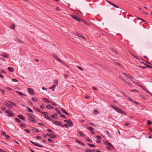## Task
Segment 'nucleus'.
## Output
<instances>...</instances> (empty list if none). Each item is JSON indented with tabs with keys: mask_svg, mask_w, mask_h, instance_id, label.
I'll use <instances>...</instances> for the list:
<instances>
[{
	"mask_svg": "<svg viewBox=\"0 0 152 152\" xmlns=\"http://www.w3.org/2000/svg\"><path fill=\"white\" fill-rule=\"evenodd\" d=\"M110 106L113 108L118 112L124 115H126V113L123 110L121 109L119 107H117L112 104H111Z\"/></svg>",
	"mask_w": 152,
	"mask_h": 152,
	"instance_id": "1",
	"label": "nucleus"
},
{
	"mask_svg": "<svg viewBox=\"0 0 152 152\" xmlns=\"http://www.w3.org/2000/svg\"><path fill=\"white\" fill-rule=\"evenodd\" d=\"M26 114L29 117V120L30 121L32 122H36V121L34 119V115H33L29 113H27Z\"/></svg>",
	"mask_w": 152,
	"mask_h": 152,
	"instance_id": "2",
	"label": "nucleus"
},
{
	"mask_svg": "<svg viewBox=\"0 0 152 152\" xmlns=\"http://www.w3.org/2000/svg\"><path fill=\"white\" fill-rule=\"evenodd\" d=\"M54 85L52 86L51 87H50L49 88L50 89H52V90L54 91L55 90V88H56V85H57L58 84V80H55L54 81Z\"/></svg>",
	"mask_w": 152,
	"mask_h": 152,
	"instance_id": "3",
	"label": "nucleus"
},
{
	"mask_svg": "<svg viewBox=\"0 0 152 152\" xmlns=\"http://www.w3.org/2000/svg\"><path fill=\"white\" fill-rule=\"evenodd\" d=\"M52 122L54 124L56 125L61 126L62 127H64V125H62L61 123L59 121H53Z\"/></svg>",
	"mask_w": 152,
	"mask_h": 152,
	"instance_id": "4",
	"label": "nucleus"
},
{
	"mask_svg": "<svg viewBox=\"0 0 152 152\" xmlns=\"http://www.w3.org/2000/svg\"><path fill=\"white\" fill-rule=\"evenodd\" d=\"M64 121L65 122L67 123L68 125L70 126H73L72 123L70 119L67 120H64Z\"/></svg>",
	"mask_w": 152,
	"mask_h": 152,
	"instance_id": "5",
	"label": "nucleus"
},
{
	"mask_svg": "<svg viewBox=\"0 0 152 152\" xmlns=\"http://www.w3.org/2000/svg\"><path fill=\"white\" fill-rule=\"evenodd\" d=\"M74 34L78 36L81 38L83 39L84 40L86 39V38L81 34L77 32H74Z\"/></svg>",
	"mask_w": 152,
	"mask_h": 152,
	"instance_id": "6",
	"label": "nucleus"
},
{
	"mask_svg": "<svg viewBox=\"0 0 152 152\" xmlns=\"http://www.w3.org/2000/svg\"><path fill=\"white\" fill-rule=\"evenodd\" d=\"M122 74L124 75L126 77L128 78L129 79L131 80H133L132 79H134V78L131 76L129 75L126 73L123 72L122 73Z\"/></svg>",
	"mask_w": 152,
	"mask_h": 152,
	"instance_id": "7",
	"label": "nucleus"
},
{
	"mask_svg": "<svg viewBox=\"0 0 152 152\" xmlns=\"http://www.w3.org/2000/svg\"><path fill=\"white\" fill-rule=\"evenodd\" d=\"M30 142H31L33 145L39 147H43V145H40L37 142H34L32 141H31Z\"/></svg>",
	"mask_w": 152,
	"mask_h": 152,
	"instance_id": "8",
	"label": "nucleus"
},
{
	"mask_svg": "<svg viewBox=\"0 0 152 152\" xmlns=\"http://www.w3.org/2000/svg\"><path fill=\"white\" fill-rule=\"evenodd\" d=\"M70 16L73 19L77 21H80L81 20L80 18H77V16L75 15H71Z\"/></svg>",
	"mask_w": 152,
	"mask_h": 152,
	"instance_id": "9",
	"label": "nucleus"
},
{
	"mask_svg": "<svg viewBox=\"0 0 152 152\" xmlns=\"http://www.w3.org/2000/svg\"><path fill=\"white\" fill-rule=\"evenodd\" d=\"M132 81L134 83V84H135L138 85V86H140V87H141L143 90H144V91L145 90V89H146V88H145V87H144V86H142L141 85H140L138 83H137L135 82V81H134V80H132Z\"/></svg>",
	"mask_w": 152,
	"mask_h": 152,
	"instance_id": "10",
	"label": "nucleus"
},
{
	"mask_svg": "<svg viewBox=\"0 0 152 152\" xmlns=\"http://www.w3.org/2000/svg\"><path fill=\"white\" fill-rule=\"evenodd\" d=\"M27 91L28 93L31 95L34 94V91L33 90L30 88H27Z\"/></svg>",
	"mask_w": 152,
	"mask_h": 152,
	"instance_id": "11",
	"label": "nucleus"
},
{
	"mask_svg": "<svg viewBox=\"0 0 152 152\" xmlns=\"http://www.w3.org/2000/svg\"><path fill=\"white\" fill-rule=\"evenodd\" d=\"M47 135L49 136L50 137L52 138H55L56 137V135L53 134H47Z\"/></svg>",
	"mask_w": 152,
	"mask_h": 152,
	"instance_id": "12",
	"label": "nucleus"
},
{
	"mask_svg": "<svg viewBox=\"0 0 152 152\" xmlns=\"http://www.w3.org/2000/svg\"><path fill=\"white\" fill-rule=\"evenodd\" d=\"M18 116L19 118L22 120H23L24 121H25V118L23 117V115H18Z\"/></svg>",
	"mask_w": 152,
	"mask_h": 152,
	"instance_id": "13",
	"label": "nucleus"
},
{
	"mask_svg": "<svg viewBox=\"0 0 152 152\" xmlns=\"http://www.w3.org/2000/svg\"><path fill=\"white\" fill-rule=\"evenodd\" d=\"M106 1L107 2H108L111 5H112V6H113L114 7H116V8H119V7L115 4H114L112 3L111 2H110V1Z\"/></svg>",
	"mask_w": 152,
	"mask_h": 152,
	"instance_id": "14",
	"label": "nucleus"
},
{
	"mask_svg": "<svg viewBox=\"0 0 152 152\" xmlns=\"http://www.w3.org/2000/svg\"><path fill=\"white\" fill-rule=\"evenodd\" d=\"M53 56L56 60H57L58 61H60V59L57 56L55 55L54 54H53Z\"/></svg>",
	"mask_w": 152,
	"mask_h": 152,
	"instance_id": "15",
	"label": "nucleus"
},
{
	"mask_svg": "<svg viewBox=\"0 0 152 152\" xmlns=\"http://www.w3.org/2000/svg\"><path fill=\"white\" fill-rule=\"evenodd\" d=\"M43 100L44 101V102H47L48 103H50V100L46 98H43Z\"/></svg>",
	"mask_w": 152,
	"mask_h": 152,
	"instance_id": "16",
	"label": "nucleus"
},
{
	"mask_svg": "<svg viewBox=\"0 0 152 152\" xmlns=\"http://www.w3.org/2000/svg\"><path fill=\"white\" fill-rule=\"evenodd\" d=\"M60 110L61 111H62L64 113L68 115H69V113H67V112L65 110H64L63 108H61Z\"/></svg>",
	"mask_w": 152,
	"mask_h": 152,
	"instance_id": "17",
	"label": "nucleus"
},
{
	"mask_svg": "<svg viewBox=\"0 0 152 152\" xmlns=\"http://www.w3.org/2000/svg\"><path fill=\"white\" fill-rule=\"evenodd\" d=\"M4 105L5 106H6L9 107H13L12 105L8 103H5Z\"/></svg>",
	"mask_w": 152,
	"mask_h": 152,
	"instance_id": "18",
	"label": "nucleus"
},
{
	"mask_svg": "<svg viewBox=\"0 0 152 152\" xmlns=\"http://www.w3.org/2000/svg\"><path fill=\"white\" fill-rule=\"evenodd\" d=\"M46 107L48 109H52L54 108L53 106L50 105H46Z\"/></svg>",
	"mask_w": 152,
	"mask_h": 152,
	"instance_id": "19",
	"label": "nucleus"
},
{
	"mask_svg": "<svg viewBox=\"0 0 152 152\" xmlns=\"http://www.w3.org/2000/svg\"><path fill=\"white\" fill-rule=\"evenodd\" d=\"M16 41L20 44H23V42L22 41L18 39H16Z\"/></svg>",
	"mask_w": 152,
	"mask_h": 152,
	"instance_id": "20",
	"label": "nucleus"
},
{
	"mask_svg": "<svg viewBox=\"0 0 152 152\" xmlns=\"http://www.w3.org/2000/svg\"><path fill=\"white\" fill-rule=\"evenodd\" d=\"M76 141L78 143L81 144V145H82L83 146H84L85 145V144L83 143L82 142H80V141H79V140H76Z\"/></svg>",
	"mask_w": 152,
	"mask_h": 152,
	"instance_id": "21",
	"label": "nucleus"
},
{
	"mask_svg": "<svg viewBox=\"0 0 152 152\" xmlns=\"http://www.w3.org/2000/svg\"><path fill=\"white\" fill-rule=\"evenodd\" d=\"M27 110L29 112H31V113H33V111L29 107H27Z\"/></svg>",
	"mask_w": 152,
	"mask_h": 152,
	"instance_id": "22",
	"label": "nucleus"
},
{
	"mask_svg": "<svg viewBox=\"0 0 152 152\" xmlns=\"http://www.w3.org/2000/svg\"><path fill=\"white\" fill-rule=\"evenodd\" d=\"M16 93L18 94H19L20 95H22V96H25V94H23L22 92H20L19 91H16Z\"/></svg>",
	"mask_w": 152,
	"mask_h": 152,
	"instance_id": "23",
	"label": "nucleus"
},
{
	"mask_svg": "<svg viewBox=\"0 0 152 152\" xmlns=\"http://www.w3.org/2000/svg\"><path fill=\"white\" fill-rule=\"evenodd\" d=\"M32 130H33L35 132H39V130L37 129H36L35 128L32 127Z\"/></svg>",
	"mask_w": 152,
	"mask_h": 152,
	"instance_id": "24",
	"label": "nucleus"
},
{
	"mask_svg": "<svg viewBox=\"0 0 152 152\" xmlns=\"http://www.w3.org/2000/svg\"><path fill=\"white\" fill-rule=\"evenodd\" d=\"M8 69L10 72H13L14 70V69L12 67H8Z\"/></svg>",
	"mask_w": 152,
	"mask_h": 152,
	"instance_id": "25",
	"label": "nucleus"
},
{
	"mask_svg": "<svg viewBox=\"0 0 152 152\" xmlns=\"http://www.w3.org/2000/svg\"><path fill=\"white\" fill-rule=\"evenodd\" d=\"M78 133L81 136H84V137L85 136V135L84 134H83V133H82L80 131H78Z\"/></svg>",
	"mask_w": 152,
	"mask_h": 152,
	"instance_id": "26",
	"label": "nucleus"
},
{
	"mask_svg": "<svg viewBox=\"0 0 152 152\" xmlns=\"http://www.w3.org/2000/svg\"><path fill=\"white\" fill-rule=\"evenodd\" d=\"M87 144L91 147L95 148L96 147L95 145L94 144H90V143H88Z\"/></svg>",
	"mask_w": 152,
	"mask_h": 152,
	"instance_id": "27",
	"label": "nucleus"
},
{
	"mask_svg": "<svg viewBox=\"0 0 152 152\" xmlns=\"http://www.w3.org/2000/svg\"><path fill=\"white\" fill-rule=\"evenodd\" d=\"M7 115L8 116L10 117H13L14 116V114L10 111V112L7 114Z\"/></svg>",
	"mask_w": 152,
	"mask_h": 152,
	"instance_id": "28",
	"label": "nucleus"
},
{
	"mask_svg": "<svg viewBox=\"0 0 152 152\" xmlns=\"http://www.w3.org/2000/svg\"><path fill=\"white\" fill-rule=\"evenodd\" d=\"M32 100L35 102H37L38 101V99L36 98L32 97Z\"/></svg>",
	"mask_w": 152,
	"mask_h": 152,
	"instance_id": "29",
	"label": "nucleus"
},
{
	"mask_svg": "<svg viewBox=\"0 0 152 152\" xmlns=\"http://www.w3.org/2000/svg\"><path fill=\"white\" fill-rule=\"evenodd\" d=\"M131 92H138L139 91L138 90L136 89H134L133 90H130Z\"/></svg>",
	"mask_w": 152,
	"mask_h": 152,
	"instance_id": "30",
	"label": "nucleus"
},
{
	"mask_svg": "<svg viewBox=\"0 0 152 152\" xmlns=\"http://www.w3.org/2000/svg\"><path fill=\"white\" fill-rule=\"evenodd\" d=\"M40 113H42V115H45V116L48 114V113L47 112H42V111H41Z\"/></svg>",
	"mask_w": 152,
	"mask_h": 152,
	"instance_id": "31",
	"label": "nucleus"
},
{
	"mask_svg": "<svg viewBox=\"0 0 152 152\" xmlns=\"http://www.w3.org/2000/svg\"><path fill=\"white\" fill-rule=\"evenodd\" d=\"M86 140L87 141L90 142H92V141L91 140H90V138H86Z\"/></svg>",
	"mask_w": 152,
	"mask_h": 152,
	"instance_id": "32",
	"label": "nucleus"
},
{
	"mask_svg": "<svg viewBox=\"0 0 152 152\" xmlns=\"http://www.w3.org/2000/svg\"><path fill=\"white\" fill-rule=\"evenodd\" d=\"M45 118L51 121V118L49 117V116L46 115L44 116Z\"/></svg>",
	"mask_w": 152,
	"mask_h": 152,
	"instance_id": "33",
	"label": "nucleus"
},
{
	"mask_svg": "<svg viewBox=\"0 0 152 152\" xmlns=\"http://www.w3.org/2000/svg\"><path fill=\"white\" fill-rule=\"evenodd\" d=\"M82 22L84 23H85L86 24L88 25V26H90V24L88 23L87 22H86V21H85V20H82Z\"/></svg>",
	"mask_w": 152,
	"mask_h": 152,
	"instance_id": "34",
	"label": "nucleus"
},
{
	"mask_svg": "<svg viewBox=\"0 0 152 152\" xmlns=\"http://www.w3.org/2000/svg\"><path fill=\"white\" fill-rule=\"evenodd\" d=\"M93 113L95 115L98 114V111L96 109L94 110V111Z\"/></svg>",
	"mask_w": 152,
	"mask_h": 152,
	"instance_id": "35",
	"label": "nucleus"
},
{
	"mask_svg": "<svg viewBox=\"0 0 152 152\" xmlns=\"http://www.w3.org/2000/svg\"><path fill=\"white\" fill-rule=\"evenodd\" d=\"M8 102L10 104H12L13 105H14L15 106H17V105L14 103L12 102L8 101Z\"/></svg>",
	"mask_w": 152,
	"mask_h": 152,
	"instance_id": "36",
	"label": "nucleus"
},
{
	"mask_svg": "<svg viewBox=\"0 0 152 152\" xmlns=\"http://www.w3.org/2000/svg\"><path fill=\"white\" fill-rule=\"evenodd\" d=\"M126 83H127V84H128L130 86H132V84L130 83H129L126 80H125L124 81Z\"/></svg>",
	"mask_w": 152,
	"mask_h": 152,
	"instance_id": "37",
	"label": "nucleus"
},
{
	"mask_svg": "<svg viewBox=\"0 0 152 152\" xmlns=\"http://www.w3.org/2000/svg\"><path fill=\"white\" fill-rule=\"evenodd\" d=\"M2 56L6 58H8V56L6 54H3L2 55Z\"/></svg>",
	"mask_w": 152,
	"mask_h": 152,
	"instance_id": "38",
	"label": "nucleus"
},
{
	"mask_svg": "<svg viewBox=\"0 0 152 152\" xmlns=\"http://www.w3.org/2000/svg\"><path fill=\"white\" fill-rule=\"evenodd\" d=\"M15 121L18 123H20L21 122V121L18 118H15Z\"/></svg>",
	"mask_w": 152,
	"mask_h": 152,
	"instance_id": "39",
	"label": "nucleus"
},
{
	"mask_svg": "<svg viewBox=\"0 0 152 152\" xmlns=\"http://www.w3.org/2000/svg\"><path fill=\"white\" fill-rule=\"evenodd\" d=\"M145 91H146L148 94L151 95V93L148 91V90L146 88V89H145Z\"/></svg>",
	"mask_w": 152,
	"mask_h": 152,
	"instance_id": "40",
	"label": "nucleus"
},
{
	"mask_svg": "<svg viewBox=\"0 0 152 152\" xmlns=\"http://www.w3.org/2000/svg\"><path fill=\"white\" fill-rule=\"evenodd\" d=\"M106 148L107 149L109 150H112V149H113L112 148H110V147L109 146H106Z\"/></svg>",
	"mask_w": 152,
	"mask_h": 152,
	"instance_id": "41",
	"label": "nucleus"
},
{
	"mask_svg": "<svg viewBox=\"0 0 152 152\" xmlns=\"http://www.w3.org/2000/svg\"><path fill=\"white\" fill-rule=\"evenodd\" d=\"M51 116L52 118L54 119H56L57 118L56 116L55 115H51Z\"/></svg>",
	"mask_w": 152,
	"mask_h": 152,
	"instance_id": "42",
	"label": "nucleus"
},
{
	"mask_svg": "<svg viewBox=\"0 0 152 152\" xmlns=\"http://www.w3.org/2000/svg\"><path fill=\"white\" fill-rule=\"evenodd\" d=\"M51 104L52 105H53L54 106H57V104L55 103L54 102H53V101H52V102H50Z\"/></svg>",
	"mask_w": 152,
	"mask_h": 152,
	"instance_id": "43",
	"label": "nucleus"
},
{
	"mask_svg": "<svg viewBox=\"0 0 152 152\" xmlns=\"http://www.w3.org/2000/svg\"><path fill=\"white\" fill-rule=\"evenodd\" d=\"M109 145V146L110 147V148H113L114 149V148L113 146L112 145V144L110 143H109L108 145Z\"/></svg>",
	"mask_w": 152,
	"mask_h": 152,
	"instance_id": "44",
	"label": "nucleus"
},
{
	"mask_svg": "<svg viewBox=\"0 0 152 152\" xmlns=\"http://www.w3.org/2000/svg\"><path fill=\"white\" fill-rule=\"evenodd\" d=\"M10 28H11V29H14L15 28V26L14 25V24H12L11 26H10Z\"/></svg>",
	"mask_w": 152,
	"mask_h": 152,
	"instance_id": "45",
	"label": "nucleus"
},
{
	"mask_svg": "<svg viewBox=\"0 0 152 152\" xmlns=\"http://www.w3.org/2000/svg\"><path fill=\"white\" fill-rule=\"evenodd\" d=\"M88 129L91 132L93 130V128L91 127H87Z\"/></svg>",
	"mask_w": 152,
	"mask_h": 152,
	"instance_id": "46",
	"label": "nucleus"
},
{
	"mask_svg": "<svg viewBox=\"0 0 152 152\" xmlns=\"http://www.w3.org/2000/svg\"><path fill=\"white\" fill-rule=\"evenodd\" d=\"M34 109H35V110H36L37 111L39 112V113L41 112V111L40 110H39V109L37 107H35Z\"/></svg>",
	"mask_w": 152,
	"mask_h": 152,
	"instance_id": "47",
	"label": "nucleus"
},
{
	"mask_svg": "<svg viewBox=\"0 0 152 152\" xmlns=\"http://www.w3.org/2000/svg\"><path fill=\"white\" fill-rule=\"evenodd\" d=\"M86 152H93V151L92 150L88 149L86 150Z\"/></svg>",
	"mask_w": 152,
	"mask_h": 152,
	"instance_id": "48",
	"label": "nucleus"
},
{
	"mask_svg": "<svg viewBox=\"0 0 152 152\" xmlns=\"http://www.w3.org/2000/svg\"><path fill=\"white\" fill-rule=\"evenodd\" d=\"M20 125L21 126L23 127H25L26 126L25 125L23 124H20Z\"/></svg>",
	"mask_w": 152,
	"mask_h": 152,
	"instance_id": "49",
	"label": "nucleus"
},
{
	"mask_svg": "<svg viewBox=\"0 0 152 152\" xmlns=\"http://www.w3.org/2000/svg\"><path fill=\"white\" fill-rule=\"evenodd\" d=\"M104 144L105 145H108V144H109V142H108V141H105L104 142Z\"/></svg>",
	"mask_w": 152,
	"mask_h": 152,
	"instance_id": "50",
	"label": "nucleus"
},
{
	"mask_svg": "<svg viewBox=\"0 0 152 152\" xmlns=\"http://www.w3.org/2000/svg\"><path fill=\"white\" fill-rule=\"evenodd\" d=\"M96 137L98 139H102V138L99 135H97L96 136Z\"/></svg>",
	"mask_w": 152,
	"mask_h": 152,
	"instance_id": "51",
	"label": "nucleus"
},
{
	"mask_svg": "<svg viewBox=\"0 0 152 152\" xmlns=\"http://www.w3.org/2000/svg\"><path fill=\"white\" fill-rule=\"evenodd\" d=\"M77 67L79 69H80V70H81V71H83V69L81 67H80V66H77Z\"/></svg>",
	"mask_w": 152,
	"mask_h": 152,
	"instance_id": "52",
	"label": "nucleus"
},
{
	"mask_svg": "<svg viewBox=\"0 0 152 152\" xmlns=\"http://www.w3.org/2000/svg\"><path fill=\"white\" fill-rule=\"evenodd\" d=\"M12 81L14 82H17L18 81V80L17 79L13 78L12 79Z\"/></svg>",
	"mask_w": 152,
	"mask_h": 152,
	"instance_id": "53",
	"label": "nucleus"
},
{
	"mask_svg": "<svg viewBox=\"0 0 152 152\" xmlns=\"http://www.w3.org/2000/svg\"><path fill=\"white\" fill-rule=\"evenodd\" d=\"M25 131L27 133H30V131L28 129H25Z\"/></svg>",
	"mask_w": 152,
	"mask_h": 152,
	"instance_id": "54",
	"label": "nucleus"
},
{
	"mask_svg": "<svg viewBox=\"0 0 152 152\" xmlns=\"http://www.w3.org/2000/svg\"><path fill=\"white\" fill-rule=\"evenodd\" d=\"M0 151L1 152H7L6 151H4V150L0 148Z\"/></svg>",
	"mask_w": 152,
	"mask_h": 152,
	"instance_id": "55",
	"label": "nucleus"
},
{
	"mask_svg": "<svg viewBox=\"0 0 152 152\" xmlns=\"http://www.w3.org/2000/svg\"><path fill=\"white\" fill-rule=\"evenodd\" d=\"M41 138H42V137L41 136H37L36 137V138L38 139H41Z\"/></svg>",
	"mask_w": 152,
	"mask_h": 152,
	"instance_id": "56",
	"label": "nucleus"
},
{
	"mask_svg": "<svg viewBox=\"0 0 152 152\" xmlns=\"http://www.w3.org/2000/svg\"><path fill=\"white\" fill-rule=\"evenodd\" d=\"M147 124H152V123L150 121H147Z\"/></svg>",
	"mask_w": 152,
	"mask_h": 152,
	"instance_id": "57",
	"label": "nucleus"
},
{
	"mask_svg": "<svg viewBox=\"0 0 152 152\" xmlns=\"http://www.w3.org/2000/svg\"><path fill=\"white\" fill-rule=\"evenodd\" d=\"M47 130L49 132H50V133H52V132H53V131L52 130H50V129H47Z\"/></svg>",
	"mask_w": 152,
	"mask_h": 152,
	"instance_id": "58",
	"label": "nucleus"
},
{
	"mask_svg": "<svg viewBox=\"0 0 152 152\" xmlns=\"http://www.w3.org/2000/svg\"><path fill=\"white\" fill-rule=\"evenodd\" d=\"M112 51L115 53H118L117 52L113 49H112Z\"/></svg>",
	"mask_w": 152,
	"mask_h": 152,
	"instance_id": "59",
	"label": "nucleus"
},
{
	"mask_svg": "<svg viewBox=\"0 0 152 152\" xmlns=\"http://www.w3.org/2000/svg\"><path fill=\"white\" fill-rule=\"evenodd\" d=\"M1 109L2 111H4L6 110V108L5 107H1Z\"/></svg>",
	"mask_w": 152,
	"mask_h": 152,
	"instance_id": "60",
	"label": "nucleus"
},
{
	"mask_svg": "<svg viewBox=\"0 0 152 152\" xmlns=\"http://www.w3.org/2000/svg\"><path fill=\"white\" fill-rule=\"evenodd\" d=\"M1 134L3 135L4 136H5V135H6V133H5V132H1Z\"/></svg>",
	"mask_w": 152,
	"mask_h": 152,
	"instance_id": "61",
	"label": "nucleus"
},
{
	"mask_svg": "<svg viewBox=\"0 0 152 152\" xmlns=\"http://www.w3.org/2000/svg\"><path fill=\"white\" fill-rule=\"evenodd\" d=\"M38 124L40 126H44V124L42 123H39Z\"/></svg>",
	"mask_w": 152,
	"mask_h": 152,
	"instance_id": "62",
	"label": "nucleus"
},
{
	"mask_svg": "<svg viewBox=\"0 0 152 152\" xmlns=\"http://www.w3.org/2000/svg\"><path fill=\"white\" fill-rule=\"evenodd\" d=\"M96 142L97 143H99L101 142V141L99 140H97L96 141Z\"/></svg>",
	"mask_w": 152,
	"mask_h": 152,
	"instance_id": "63",
	"label": "nucleus"
},
{
	"mask_svg": "<svg viewBox=\"0 0 152 152\" xmlns=\"http://www.w3.org/2000/svg\"><path fill=\"white\" fill-rule=\"evenodd\" d=\"M85 97L86 99H89L90 98V97L88 95H86L85 96Z\"/></svg>",
	"mask_w": 152,
	"mask_h": 152,
	"instance_id": "64",
	"label": "nucleus"
}]
</instances>
